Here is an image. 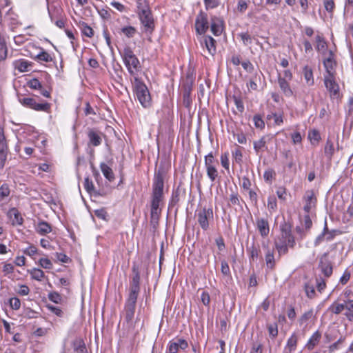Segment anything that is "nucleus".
Returning a JSON list of instances; mask_svg holds the SVG:
<instances>
[{"label": "nucleus", "instance_id": "f257e3e1", "mask_svg": "<svg viewBox=\"0 0 353 353\" xmlns=\"http://www.w3.org/2000/svg\"><path fill=\"white\" fill-rule=\"evenodd\" d=\"M132 276L130 281L129 293L126 299L123 312V327L128 333H134L138 317L134 321L137 298L140 292V272L137 265L133 264Z\"/></svg>", "mask_w": 353, "mask_h": 353}, {"label": "nucleus", "instance_id": "f03ea898", "mask_svg": "<svg viewBox=\"0 0 353 353\" xmlns=\"http://www.w3.org/2000/svg\"><path fill=\"white\" fill-rule=\"evenodd\" d=\"M280 234L274 240V245L280 255L285 254L288 248H293L295 245V239L292 234L291 225L283 221L280 225Z\"/></svg>", "mask_w": 353, "mask_h": 353}, {"label": "nucleus", "instance_id": "7ed1b4c3", "mask_svg": "<svg viewBox=\"0 0 353 353\" xmlns=\"http://www.w3.org/2000/svg\"><path fill=\"white\" fill-rule=\"evenodd\" d=\"M123 62L130 74H134L141 68L140 62L132 50L129 46H125L123 52H120Z\"/></svg>", "mask_w": 353, "mask_h": 353}, {"label": "nucleus", "instance_id": "20e7f679", "mask_svg": "<svg viewBox=\"0 0 353 353\" xmlns=\"http://www.w3.org/2000/svg\"><path fill=\"white\" fill-rule=\"evenodd\" d=\"M139 5H141V3H139ZM137 13L142 25L145 28V31H150L151 32L154 30V23L151 11L150 10L148 6H144L141 8V6H139Z\"/></svg>", "mask_w": 353, "mask_h": 353}, {"label": "nucleus", "instance_id": "39448f33", "mask_svg": "<svg viewBox=\"0 0 353 353\" xmlns=\"http://www.w3.org/2000/svg\"><path fill=\"white\" fill-rule=\"evenodd\" d=\"M19 102L25 107L33 109L36 111L49 112L50 110V104L48 102L41 101L37 102L34 98L24 97L20 98Z\"/></svg>", "mask_w": 353, "mask_h": 353}, {"label": "nucleus", "instance_id": "423d86ee", "mask_svg": "<svg viewBox=\"0 0 353 353\" xmlns=\"http://www.w3.org/2000/svg\"><path fill=\"white\" fill-rule=\"evenodd\" d=\"M136 81L135 92L138 100L144 108L149 107L151 98L148 88L137 79H136Z\"/></svg>", "mask_w": 353, "mask_h": 353}, {"label": "nucleus", "instance_id": "0eeeda50", "mask_svg": "<svg viewBox=\"0 0 353 353\" xmlns=\"http://www.w3.org/2000/svg\"><path fill=\"white\" fill-rule=\"evenodd\" d=\"M324 84L330 93L331 99H336L339 97V85L336 81L335 76H324Z\"/></svg>", "mask_w": 353, "mask_h": 353}, {"label": "nucleus", "instance_id": "6e6552de", "mask_svg": "<svg viewBox=\"0 0 353 353\" xmlns=\"http://www.w3.org/2000/svg\"><path fill=\"white\" fill-rule=\"evenodd\" d=\"M318 268L325 278H329L332 274V263L329 260L327 252L320 256Z\"/></svg>", "mask_w": 353, "mask_h": 353}, {"label": "nucleus", "instance_id": "1a4fd4ad", "mask_svg": "<svg viewBox=\"0 0 353 353\" xmlns=\"http://www.w3.org/2000/svg\"><path fill=\"white\" fill-rule=\"evenodd\" d=\"M8 147L3 128L0 125V169H3L7 160Z\"/></svg>", "mask_w": 353, "mask_h": 353}, {"label": "nucleus", "instance_id": "9d476101", "mask_svg": "<svg viewBox=\"0 0 353 353\" xmlns=\"http://www.w3.org/2000/svg\"><path fill=\"white\" fill-rule=\"evenodd\" d=\"M303 201L305 202L303 210L307 214H309L311 210L315 208L317 201L316 195L312 190L305 192Z\"/></svg>", "mask_w": 353, "mask_h": 353}, {"label": "nucleus", "instance_id": "9b49d317", "mask_svg": "<svg viewBox=\"0 0 353 353\" xmlns=\"http://www.w3.org/2000/svg\"><path fill=\"white\" fill-rule=\"evenodd\" d=\"M213 211L212 208L204 209L203 213L200 214V227L204 230H208L210 225L213 223Z\"/></svg>", "mask_w": 353, "mask_h": 353}, {"label": "nucleus", "instance_id": "f8f14e48", "mask_svg": "<svg viewBox=\"0 0 353 353\" xmlns=\"http://www.w3.org/2000/svg\"><path fill=\"white\" fill-rule=\"evenodd\" d=\"M323 65L326 70V74L325 76H336L335 68L336 63L332 51L329 52V56L324 59Z\"/></svg>", "mask_w": 353, "mask_h": 353}, {"label": "nucleus", "instance_id": "ddd939ff", "mask_svg": "<svg viewBox=\"0 0 353 353\" xmlns=\"http://www.w3.org/2000/svg\"><path fill=\"white\" fill-rule=\"evenodd\" d=\"M262 247L264 249L265 253V260L266 266L268 269L272 270L275 266V259H274V250L273 248H269L268 243L263 242Z\"/></svg>", "mask_w": 353, "mask_h": 353}, {"label": "nucleus", "instance_id": "4468645a", "mask_svg": "<svg viewBox=\"0 0 353 353\" xmlns=\"http://www.w3.org/2000/svg\"><path fill=\"white\" fill-rule=\"evenodd\" d=\"M185 199V190L184 188L178 187L172 192V198L169 203V208H173L179 202L184 201Z\"/></svg>", "mask_w": 353, "mask_h": 353}, {"label": "nucleus", "instance_id": "2eb2a0df", "mask_svg": "<svg viewBox=\"0 0 353 353\" xmlns=\"http://www.w3.org/2000/svg\"><path fill=\"white\" fill-rule=\"evenodd\" d=\"M163 178L160 173L156 174L154 178L152 186V194L163 196Z\"/></svg>", "mask_w": 353, "mask_h": 353}, {"label": "nucleus", "instance_id": "dca6fc26", "mask_svg": "<svg viewBox=\"0 0 353 353\" xmlns=\"http://www.w3.org/2000/svg\"><path fill=\"white\" fill-rule=\"evenodd\" d=\"M28 86L32 89V90H37L40 91V94L46 97V98H50V92L46 89H45L41 83L37 79H32L30 80L27 83Z\"/></svg>", "mask_w": 353, "mask_h": 353}, {"label": "nucleus", "instance_id": "f3484780", "mask_svg": "<svg viewBox=\"0 0 353 353\" xmlns=\"http://www.w3.org/2000/svg\"><path fill=\"white\" fill-rule=\"evenodd\" d=\"M8 216L12 225H21L23 223V219L16 208H11L8 212Z\"/></svg>", "mask_w": 353, "mask_h": 353}, {"label": "nucleus", "instance_id": "a211bd4d", "mask_svg": "<svg viewBox=\"0 0 353 353\" xmlns=\"http://www.w3.org/2000/svg\"><path fill=\"white\" fill-rule=\"evenodd\" d=\"M256 227L261 236L265 237L269 234L270 226L268 220L263 218L257 219Z\"/></svg>", "mask_w": 353, "mask_h": 353}, {"label": "nucleus", "instance_id": "6ab92c4d", "mask_svg": "<svg viewBox=\"0 0 353 353\" xmlns=\"http://www.w3.org/2000/svg\"><path fill=\"white\" fill-rule=\"evenodd\" d=\"M188 347L185 340L177 339L175 341L171 342L169 346L170 353H177L179 349L184 350Z\"/></svg>", "mask_w": 353, "mask_h": 353}, {"label": "nucleus", "instance_id": "aec40b11", "mask_svg": "<svg viewBox=\"0 0 353 353\" xmlns=\"http://www.w3.org/2000/svg\"><path fill=\"white\" fill-rule=\"evenodd\" d=\"M278 83L283 93L288 97L293 95V92L290 86L289 82L285 79H282L280 75L278 77Z\"/></svg>", "mask_w": 353, "mask_h": 353}, {"label": "nucleus", "instance_id": "412c9836", "mask_svg": "<svg viewBox=\"0 0 353 353\" xmlns=\"http://www.w3.org/2000/svg\"><path fill=\"white\" fill-rule=\"evenodd\" d=\"M89 143L93 146H98L101 143L102 139L101 133L94 130H90L88 133Z\"/></svg>", "mask_w": 353, "mask_h": 353}, {"label": "nucleus", "instance_id": "4be33fe9", "mask_svg": "<svg viewBox=\"0 0 353 353\" xmlns=\"http://www.w3.org/2000/svg\"><path fill=\"white\" fill-rule=\"evenodd\" d=\"M298 337L295 334H292L288 339L286 345L284 349V353H292L294 352L297 345Z\"/></svg>", "mask_w": 353, "mask_h": 353}, {"label": "nucleus", "instance_id": "5701e85b", "mask_svg": "<svg viewBox=\"0 0 353 353\" xmlns=\"http://www.w3.org/2000/svg\"><path fill=\"white\" fill-rule=\"evenodd\" d=\"M321 338V333L319 331H316L309 339L305 345V347L309 350H312L319 343Z\"/></svg>", "mask_w": 353, "mask_h": 353}, {"label": "nucleus", "instance_id": "b1692460", "mask_svg": "<svg viewBox=\"0 0 353 353\" xmlns=\"http://www.w3.org/2000/svg\"><path fill=\"white\" fill-rule=\"evenodd\" d=\"M36 231L41 235H45L52 231V228L48 223L40 221L36 226Z\"/></svg>", "mask_w": 353, "mask_h": 353}, {"label": "nucleus", "instance_id": "393cba45", "mask_svg": "<svg viewBox=\"0 0 353 353\" xmlns=\"http://www.w3.org/2000/svg\"><path fill=\"white\" fill-rule=\"evenodd\" d=\"M100 168L104 176L110 181L114 179V174L112 170L105 163H101Z\"/></svg>", "mask_w": 353, "mask_h": 353}, {"label": "nucleus", "instance_id": "a878e982", "mask_svg": "<svg viewBox=\"0 0 353 353\" xmlns=\"http://www.w3.org/2000/svg\"><path fill=\"white\" fill-rule=\"evenodd\" d=\"M205 46L210 54H214L216 52L215 40L210 36L205 37Z\"/></svg>", "mask_w": 353, "mask_h": 353}, {"label": "nucleus", "instance_id": "bb28decb", "mask_svg": "<svg viewBox=\"0 0 353 353\" xmlns=\"http://www.w3.org/2000/svg\"><path fill=\"white\" fill-rule=\"evenodd\" d=\"M303 74L304 79L308 85H312L314 83L312 69L307 65L303 68Z\"/></svg>", "mask_w": 353, "mask_h": 353}, {"label": "nucleus", "instance_id": "cd10ccee", "mask_svg": "<svg viewBox=\"0 0 353 353\" xmlns=\"http://www.w3.org/2000/svg\"><path fill=\"white\" fill-rule=\"evenodd\" d=\"M14 66L19 72H24L30 70L29 68L31 64L26 60L21 59L14 63Z\"/></svg>", "mask_w": 353, "mask_h": 353}, {"label": "nucleus", "instance_id": "c85d7f7f", "mask_svg": "<svg viewBox=\"0 0 353 353\" xmlns=\"http://www.w3.org/2000/svg\"><path fill=\"white\" fill-rule=\"evenodd\" d=\"M267 119L273 120L274 124L276 125H281L283 123V114L281 113L272 112L267 116Z\"/></svg>", "mask_w": 353, "mask_h": 353}, {"label": "nucleus", "instance_id": "c756f323", "mask_svg": "<svg viewBox=\"0 0 353 353\" xmlns=\"http://www.w3.org/2000/svg\"><path fill=\"white\" fill-rule=\"evenodd\" d=\"M161 210L151 209L150 211V223L155 228L158 223Z\"/></svg>", "mask_w": 353, "mask_h": 353}, {"label": "nucleus", "instance_id": "7c9ffc66", "mask_svg": "<svg viewBox=\"0 0 353 353\" xmlns=\"http://www.w3.org/2000/svg\"><path fill=\"white\" fill-rule=\"evenodd\" d=\"M28 272L30 273L32 279L39 281H41L45 276L43 271L39 268H33L30 270H28Z\"/></svg>", "mask_w": 353, "mask_h": 353}, {"label": "nucleus", "instance_id": "2f4dec72", "mask_svg": "<svg viewBox=\"0 0 353 353\" xmlns=\"http://www.w3.org/2000/svg\"><path fill=\"white\" fill-rule=\"evenodd\" d=\"M345 310L344 303L334 302L328 308V310L334 314H339Z\"/></svg>", "mask_w": 353, "mask_h": 353}, {"label": "nucleus", "instance_id": "473e14b6", "mask_svg": "<svg viewBox=\"0 0 353 353\" xmlns=\"http://www.w3.org/2000/svg\"><path fill=\"white\" fill-rule=\"evenodd\" d=\"M79 27L83 34H84L85 36L90 38L94 35V30L86 23L83 21L80 22Z\"/></svg>", "mask_w": 353, "mask_h": 353}, {"label": "nucleus", "instance_id": "72a5a7b5", "mask_svg": "<svg viewBox=\"0 0 353 353\" xmlns=\"http://www.w3.org/2000/svg\"><path fill=\"white\" fill-rule=\"evenodd\" d=\"M223 30L221 21L219 20H212L211 23V31L215 36H219Z\"/></svg>", "mask_w": 353, "mask_h": 353}, {"label": "nucleus", "instance_id": "f704fd0d", "mask_svg": "<svg viewBox=\"0 0 353 353\" xmlns=\"http://www.w3.org/2000/svg\"><path fill=\"white\" fill-rule=\"evenodd\" d=\"M254 149L256 153H259L261 150H263L266 148V137H263L259 140L254 141Z\"/></svg>", "mask_w": 353, "mask_h": 353}, {"label": "nucleus", "instance_id": "c9c22d12", "mask_svg": "<svg viewBox=\"0 0 353 353\" xmlns=\"http://www.w3.org/2000/svg\"><path fill=\"white\" fill-rule=\"evenodd\" d=\"M74 350L77 353H87V348L85 343L81 339L76 340L74 342Z\"/></svg>", "mask_w": 353, "mask_h": 353}, {"label": "nucleus", "instance_id": "e433bc0d", "mask_svg": "<svg viewBox=\"0 0 353 353\" xmlns=\"http://www.w3.org/2000/svg\"><path fill=\"white\" fill-rule=\"evenodd\" d=\"M84 188L85 190L90 194H96L97 192L95 190L94 185L93 184V182L89 179V177L85 178L84 183H83Z\"/></svg>", "mask_w": 353, "mask_h": 353}, {"label": "nucleus", "instance_id": "4c0bfd02", "mask_svg": "<svg viewBox=\"0 0 353 353\" xmlns=\"http://www.w3.org/2000/svg\"><path fill=\"white\" fill-rule=\"evenodd\" d=\"M10 190L8 184L3 183L0 185V201H3L5 198L10 195Z\"/></svg>", "mask_w": 353, "mask_h": 353}, {"label": "nucleus", "instance_id": "58836bf2", "mask_svg": "<svg viewBox=\"0 0 353 353\" xmlns=\"http://www.w3.org/2000/svg\"><path fill=\"white\" fill-rule=\"evenodd\" d=\"M267 329L270 338L275 339L278 335V325L276 323L267 325Z\"/></svg>", "mask_w": 353, "mask_h": 353}, {"label": "nucleus", "instance_id": "ea45409f", "mask_svg": "<svg viewBox=\"0 0 353 353\" xmlns=\"http://www.w3.org/2000/svg\"><path fill=\"white\" fill-rule=\"evenodd\" d=\"M191 101L190 90V88H185L183 94V104L185 108H189Z\"/></svg>", "mask_w": 353, "mask_h": 353}, {"label": "nucleus", "instance_id": "a19ab883", "mask_svg": "<svg viewBox=\"0 0 353 353\" xmlns=\"http://www.w3.org/2000/svg\"><path fill=\"white\" fill-rule=\"evenodd\" d=\"M334 144L330 140H327L325 147V154L329 159H331L334 154Z\"/></svg>", "mask_w": 353, "mask_h": 353}, {"label": "nucleus", "instance_id": "79ce46f5", "mask_svg": "<svg viewBox=\"0 0 353 353\" xmlns=\"http://www.w3.org/2000/svg\"><path fill=\"white\" fill-rule=\"evenodd\" d=\"M163 196L152 194L151 202V209L161 210L159 208L160 203L162 201Z\"/></svg>", "mask_w": 353, "mask_h": 353}, {"label": "nucleus", "instance_id": "37998d69", "mask_svg": "<svg viewBox=\"0 0 353 353\" xmlns=\"http://www.w3.org/2000/svg\"><path fill=\"white\" fill-rule=\"evenodd\" d=\"M232 154L236 163L239 164L242 163L243 154L241 148L239 146H237V148L232 151Z\"/></svg>", "mask_w": 353, "mask_h": 353}, {"label": "nucleus", "instance_id": "c03bdc74", "mask_svg": "<svg viewBox=\"0 0 353 353\" xmlns=\"http://www.w3.org/2000/svg\"><path fill=\"white\" fill-rule=\"evenodd\" d=\"M304 288H305V292L306 296L308 298L312 299L314 297L316 292H315V290H314L313 285H312L309 283H306L305 284Z\"/></svg>", "mask_w": 353, "mask_h": 353}, {"label": "nucleus", "instance_id": "a18cd8bd", "mask_svg": "<svg viewBox=\"0 0 353 353\" xmlns=\"http://www.w3.org/2000/svg\"><path fill=\"white\" fill-rule=\"evenodd\" d=\"M205 168H206L208 176L210 178V179L212 181H214L218 176V171H217L215 165L210 166V167Z\"/></svg>", "mask_w": 353, "mask_h": 353}, {"label": "nucleus", "instance_id": "49530a36", "mask_svg": "<svg viewBox=\"0 0 353 353\" xmlns=\"http://www.w3.org/2000/svg\"><path fill=\"white\" fill-rule=\"evenodd\" d=\"M121 32L128 38H132L137 32L135 28L132 26H126L121 28Z\"/></svg>", "mask_w": 353, "mask_h": 353}, {"label": "nucleus", "instance_id": "de8ad7c7", "mask_svg": "<svg viewBox=\"0 0 353 353\" xmlns=\"http://www.w3.org/2000/svg\"><path fill=\"white\" fill-rule=\"evenodd\" d=\"M327 231V222H325V225L323 232L314 240V246H318L325 239V234Z\"/></svg>", "mask_w": 353, "mask_h": 353}, {"label": "nucleus", "instance_id": "09e8293b", "mask_svg": "<svg viewBox=\"0 0 353 353\" xmlns=\"http://www.w3.org/2000/svg\"><path fill=\"white\" fill-rule=\"evenodd\" d=\"M221 271L222 274L225 277H229L231 275L228 263L225 260L221 261Z\"/></svg>", "mask_w": 353, "mask_h": 353}, {"label": "nucleus", "instance_id": "8fccbe9b", "mask_svg": "<svg viewBox=\"0 0 353 353\" xmlns=\"http://www.w3.org/2000/svg\"><path fill=\"white\" fill-rule=\"evenodd\" d=\"M248 251L250 253V260L254 261L255 259H258L260 250L256 246H254V245H252L250 248L248 249Z\"/></svg>", "mask_w": 353, "mask_h": 353}, {"label": "nucleus", "instance_id": "3c124183", "mask_svg": "<svg viewBox=\"0 0 353 353\" xmlns=\"http://www.w3.org/2000/svg\"><path fill=\"white\" fill-rule=\"evenodd\" d=\"M313 316V311L312 310L305 312L299 319L301 325L305 324Z\"/></svg>", "mask_w": 353, "mask_h": 353}, {"label": "nucleus", "instance_id": "603ef678", "mask_svg": "<svg viewBox=\"0 0 353 353\" xmlns=\"http://www.w3.org/2000/svg\"><path fill=\"white\" fill-rule=\"evenodd\" d=\"M37 59L39 61L45 62H50L52 61V57H51V55L46 51H42L39 54H38L37 56Z\"/></svg>", "mask_w": 353, "mask_h": 353}, {"label": "nucleus", "instance_id": "864d4df0", "mask_svg": "<svg viewBox=\"0 0 353 353\" xmlns=\"http://www.w3.org/2000/svg\"><path fill=\"white\" fill-rule=\"evenodd\" d=\"M268 208L270 211H275L277 208L276 199L274 196H270L268 199Z\"/></svg>", "mask_w": 353, "mask_h": 353}, {"label": "nucleus", "instance_id": "5fc2aeb1", "mask_svg": "<svg viewBox=\"0 0 353 353\" xmlns=\"http://www.w3.org/2000/svg\"><path fill=\"white\" fill-rule=\"evenodd\" d=\"M217 164V162L215 161L212 153L208 154L205 157V168H208L210 166H214Z\"/></svg>", "mask_w": 353, "mask_h": 353}, {"label": "nucleus", "instance_id": "6e6d98bb", "mask_svg": "<svg viewBox=\"0 0 353 353\" xmlns=\"http://www.w3.org/2000/svg\"><path fill=\"white\" fill-rule=\"evenodd\" d=\"M48 299L55 303H60L62 300L61 295L57 292H50L48 294Z\"/></svg>", "mask_w": 353, "mask_h": 353}, {"label": "nucleus", "instance_id": "4d7b16f0", "mask_svg": "<svg viewBox=\"0 0 353 353\" xmlns=\"http://www.w3.org/2000/svg\"><path fill=\"white\" fill-rule=\"evenodd\" d=\"M39 264L44 269H52V263L48 258H41L39 261Z\"/></svg>", "mask_w": 353, "mask_h": 353}, {"label": "nucleus", "instance_id": "13d9d810", "mask_svg": "<svg viewBox=\"0 0 353 353\" xmlns=\"http://www.w3.org/2000/svg\"><path fill=\"white\" fill-rule=\"evenodd\" d=\"M48 309L51 311L52 313H54L55 315H57L59 317H63L64 315L63 311L56 306L48 305H47Z\"/></svg>", "mask_w": 353, "mask_h": 353}, {"label": "nucleus", "instance_id": "bf43d9fd", "mask_svg": "<svg viewBox=\"0 0 353 353\" xmlns=\"http://www.w3.org/2000/svg\"><path fill=\"white\" fill-rule=\"evenodd\" d=\"M341 234V232L339 230H329L328 228L327 227V231L325 234V240L327 241H332L336 235H339Z\"/></svg>", "mask_w": 353, "mask_h": 353}, {"label": "nucleus", "instance_id": "052dcab7", "mask_svg": "<svg viewBox=\"0 0 353 353\" xmlns=\"http://www.w3.org/2000/svg\"><path fill=\"white\" fill-rule=\"evenodd\" d=\"M239 37L241 38L245 46H248L252 43V38L247 32H241L239 34Z\"/></svg>", "mask_w": 353, "mask_h": 353}, {"label": "nucleus", "instance_id": "680f3d73", "mask_svg": "<svg viewBox=\"0 0 353 353\" xmlns=\"http://www.w3.org/2000/svg\"><path fill=\"white\" fill-rule=\"evenodd\" d=\"M55 261H60L62 263H68L70 259V258L63 253L56 252L54 254Z\"/></svg>", "mask_w": 353, "mask_h": 353}, {"label": "nucleus", "instance_id": "e2e57ef3", "mask_svg": "<svg viewBox=\"0 0 353 353\" xmlns=\"http://www.w3.org/2000/svg\"><path fill=\"white\" fill-rule=\"evenodd\" d=\"M316 288L319 292H322V291L326 287V283L323 278L322 277H317L316 279Z\"/></svg>", "mask_w": 353, "mask_h": 353}, {"label": "nucleus", "instance_id": "0e129e2a", "mask_svg": "<svg viewBox=\"0 0 353 353\" xmlns=\"http://www.w3.org/2000/svg\"><path fill=\"white\" fill-rule=\"evenodd\" d=\"M10 305L12 309L17 310L21 307V301L17 297H12L10 299Z\"/></svg>", "mask_w": 353, "mask_h": 353}, {"label": "nucleus", "instance_id": "69168bd1", "mask_svg": "<svg viewBox=\"0 0 353 353\" xmlns=\"http://www.w3.org/2000/svg\"><path fill=\"white\" fill-rule=\"evenodd\" d=\"M253 121L254 123V125L257 128L262 129L265 127V123L261 116L259 115H255L253 117Z\"/></svg>", "mask_w": 353, "mask_h": 353}, {"label": "nucleus", "instance_id": "338daca9", "mask_svg": "<svg viewBox=\"0 0 353 353\" xmlns=\"http://www.w3.org/2000/svg\"><path fill=\"white\" fill-rule=\"evenodd\" d=\"M2 271L5 275L12 274L14 271V266L11 263H3Z\"/></svg>", "mask_w": 353, "mask_h": 353}, {"label": "nucleus", "instance_id": "774afa93", "mask_svg": "<svg viewBox=\"0 0 353 353\" xmlns=\"http://www.w3.org/2000/svg\"><path fill=\"white\" fill-rule=\"evenodd\" d=\"M248 8V3L245 0H239L236 9L241 12L243 13Z\"/></svg>", "mask_w": 353, "mask_h": 353}]
</instances>
